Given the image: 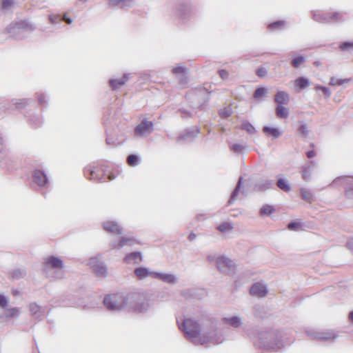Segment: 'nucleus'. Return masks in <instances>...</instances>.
Masks as SVG:
<instances>
[{"label":"nucleus","instance_id":"nucleus-38","mask_svg":"<svg viewBox=\"0 0 353 353\" xmlns=\"http://www.w3.org/2000/svg\"><path fill=\"white\" fill-rule=\"evenodd\" d=\"M13 105H14L15 108L17 110H21L24 108L26 105H29L31 100L29 99H15L13 100Z\"/></svg>","mask_w":353,"mask_h":353},{"label":"nucleus","instance_id":"nucleus-23","mask_svg":"<svg viewBox=\"0 0 353 353\" xmlns=\"http://www.w3.org/2000/svg\"><path fill=\"white\" fill-rule=\"evenodd\" d=\"M134 239L132 237L122 236L119 239V242L112 241L110 243V246L112 248H121L125 245H131L133 244Z\"/></svg>","mask_w":353,"mask_h":353},{"label":"nucleus","instance_id":"nucleus-31","mask_svg":"<svg viewBox=\"0 0 353 353\" xmlns=\"http://www.w3.org/2000/svg\"><path fill=\"white\" fill-rule=\"evenodd\" d=\"M252 314L256 320H263L265 316L264 305L255 304L252 308Z\"/></svg>","mask_w":353,"mask_h":353},{"label":"nucleus","instance_id":"nucleus-41","mask_svg":"<svg viewBox=\"0 0 353 353\" xmlns=\"http://www.w3.org/2000/svg\"><path fill=\"white\" fill-rule=\"evenodd\" d=\"M26 275V270L24 268H18L12 271L11 276L13 279H20Z\"/></svg>","mask_w":353,"mask_h":353},{"label":"nucleus","instance_id":"nucleus-51","mask_svg":"<svg viewBox=\"0 0 353 353\" xmlns=\"http://www.w3.org/2000/svg\"><path fill=\"white\" fill-rule=\"evenodd\" d=\"M232 228H233V227H232V224L228 222L222 223L217 227V229L220 232H225L230 231V230H232Z\"/></svg>","mask_w":353,"mask_h":353},{"label":"nucleus","instance_id":"nucleus-39","mask_svg":"<svg viewBox=\"0 0 353 353\" xmlns=\"http://www.w3.org/2000/svg\"><path fill=\"white\" fill-rule=\"evenodd\" d=\"M295 85L300 90H303L310 85V81L307 78L301 77L295 80Z\"/></svg>","mask_w":353,"mask_h":353},{"label":"nucleus","instance_id":"nucleus-34","mask_svg":"<svg viewBox=\"0 0 353 353\" xmlns=\"http://www.w3.org/2000/svg\"><path fill=\"white\" fill-rule=\"evenodd\" d=\"M285 21H276L272 23H270L268 26V28L271 31H279L282 30L285 28Z\"/></svg>","mask_w":353,"mask_h":353},{"label":"nucleus","instance_id":"nucleus-12","mask_svg":"<svg viewBox=\"0 0 353 353\" xmlns=\"http://www.w3.org/2000/svg\"><path fill=\"white\" fill-rule=\"evenodd\" d=\"M249 336L256 349L262 351L265 349V332L263 330H259L256 327H253L249 332Z\"/></svg>","mask_w":353,"mask_h":353},{"label":"nucleus","instance_id":"nucleus-37","mask_svg":"<svg viewBox=\"0 0 353 353\" xmlns=\"http://www.w3.org/2000/svg\"><path fill=\"white\" fill-rule=\"evenodd\" d=\"M300 193L301 198L304 201L308 203H312L314 201V194L310 190L306 188H301L300 190Z\"/></svg>","mask_w":353,"mask_h":353},{"label":"nucleus","instance_id":"nucleus-52","mask_svg":"<svg viewBox=\"0 0 353 353\" xmlns=\"http://www.w3.org/2000/svg\"><path fill=\"white\" fill-rule=\"evenodd\" d=\"M219 114L222 119H227L231 115L232 109L230 107L224 108L219 110Z\"/></svg>","mask_w":353,"mask_h":353},{"label":"nucleus","instance_id":"nucleus-30","mask_svg":"<svg viewBox=\"0 0 353 353\" xmlns=\"http://www.w3.org/2000/svg\"><path fill=\"white\" fill-rule=\"evenodd\" d=\"M133 0H109V6L112 8H124L131 7Z\"/></svg>","mask_w":353,"mask_h":353},{"label":"nucleus","instance_id":"nucleus-14","mask_svg":"<svg viewBox=\"0 0 353 353\" xmlns=\"http://www.w3.org/2000/svg\"><path fill=\"white\" fill-rule=\"evenodd\" d=\"M200 133V130L197 127H192L186 129L184 132L176 138L179 143H186L192 142Z\"/></svg>","mask_w":353,"mask_h":353},{"label":"nucleus","instance_id":"nucleus-17","mask_svg":"<svg viewBox=\"0 0 353 353\" xmlns=\"http://www.w3.org/2000/svg\"><path fill=\"white\" fill-rule=\"evenodd\" d=\"M63 267V261L54 256H50L45 259L43 271L47 272L50 268L61 270Z\"/></svg>","mask_w":353,"mask_h":353},{"label":"nucleus","instance_id":"nucleus-22","mask_svg":"<svg viewBox=\"0 0 353 353\" xmlns=\"http://www.w3.org/2000/svg\"><path fill=\"white\" fill-rule=\"evenodd\" d=\"M134 272L139 279L143 280L147 277H152L154 279V273L155 272L150 271V269L146 267H139L135 268Z\"/></svg>","mask_w":353,"mask_h":353},{"label":"nucleus","instance_id":"nucleus-47","mask_svg":"<svg viewBox=\"0 0 353 353\" xmlns=\"http://www.w3.org/2000/svg\"><path fill=\"white\" fill-rule=\"evenodd\" d=\"M350 81V79H337L335 77H332L330 81V85H341L345 83H348Z\"/></svg>","mask_w":353,"mask_h":353},{"label":"nucleus","instance_id":"nucleus-36","mask_svg":"<svg viewBox=\"0 0 353 353\" xmlns=\"http://www.w3.org/2000/svg\"><path fill=\"white\" fill-rule=\"evenodd\" d=\"M276 185L279 189L285 192H289L291 190V186L288 181L285 179H279L276 182Z\"/></svg>","mask_w":353,"mask_h":353},{"label":"nucleus","instance_id":"nucleus-60","mask_svg":"<svg viewBox=\"0 0 353 353\" xmlns=\"http://www.w3.org/2000/svg\"><path fill=\"white\" fill-rule=\"evenodd\" d=\"M179 84L183 85L188 83V77L186 74L177 77Z\"/></svg>","mask_w":353,"mask_h":353},{"label":"nucleus","instance_id":"nucleus-19","mask_svg":"<svg viewBox=\"0 0 353 353\" xmlns=\"http://www.w3.org/2000/svg\"><path fill=\"white\" fill-rule=\"evenodd\" d=\"M154 279H159L166 283L175 284L177 282V277L172 274L161 273L155 272Z\"/></svg>","mask_w":353,"mask_h":353},{"label":"nucleus","instance_id":"nucleus-24","mask_svg":"<svg viewBox=\"0 0 353 353\" xmlns=\"http://www.w3.org/2000/svg\"><path fill=\"white\" fill-rule=\"evenodd\" d=\"M142 254L140 252H132L124 258V262L128 264H138L142 261Z\"/></svg>","mask_w":353,"mask_h":353},{"label":"nucleus","instance_id":"nucleus-45","mask_svg":"<svg viewBox=\"0 0 353 353\" xmlns=\"http://www.w3.org/2000/svg\"><path fill=\"white\" fill-rule=\"evenodd\" d=\"M305 61V58L302 55H298L294 57L291 61V64L294 68H299L300 65Z\"/></svg>","mask_w":353,"mask_h":353},{"label":"nucleus","instance_id":"nucleus-43","mask_svg":"<svg viewBox=\"0 0 353 353\" xmlns=\"http://www.w3.org/2000/svg\"><path fill=\"white\" fill-rule=\"evenodd\" d=\"M230 149L235 154H242L245 150V146L239 143H232L230 145Z\"/></svg>","mask_w":353,"mask_h":353},{"label":"nucleus","instance_id":"nucleus-13","mask_svg":"<svg viewBox=\"0 0 353 353\" xmlns=\"http://www.w3.org/2000/svg\"><path fill=\"white\" fill-rule=\"evenodd\" d=\"M88 264L97 276H107L106 265L103 262L99 261L97 257L90 258Z\"/></svg>","mask_w":353,"mask_h":353},{"label":"nucleus","instance_id":"nucleus-9","mask_svg":"<svg viewBox=\"0 0 353 353\" xmlns=\"http://www.w3.org/2000/svg\"><path fill=\"white\" fill-rule=\"evenodd\" d=\"M217 269L223 274H232L235 272L236 267L233 261L224 256L216 259Z\"/></svg>","mask_w":353,"mask_h":353},{"label":"nucleus","instance_id":"nucleus-33","mask_svg":"<svg viewBox=\"0 0 353 353\" xmlns=\"http://www.w3.org/2000/svg\"><path fill=\"white\" fill-rule=\"evenodd\" d=\"M314 165L315 161H311L310 162V165H305L303 167L302 177L305 181H307L310 179L311 171L314 168Z\"/></svg>","mask_w":353,"mask_h":353},{"label":"nucleus","instance_id":"nucleus-40","mask_svg":"<svg viewBox=\"0 0 353 353\" xmlns=\"http://www.w3.org/2000/svg\"><path fill=\"white\" fill-rule=\"evenodd\" d=\"M282 134L278 128L266 126V135H270L273 139L279 138Z\"/></svg>","mask_w":353,"mask_h":353},{"label":"nucleus","instance_id":"nucleus-61","mask_svg":"<svg viewBox=\"0 0 353 353\" xmlns=\"http://www.w3.org/2000/svg\"><path fill=\"white\" fill-rule=\"evenodd\" d=\"M219 74L221 77V78L223 80L227 79L229 75V73L225 70H219Z\"/></svg>","mask_w":353,"mask_h":353},{"label":"nucleus","instance_id":"nucleus-26","mask_svg":"<svg viewBox=\"0 0 353 353\" xmlns=\"http://www.w3.org/2000/svg\"><path fill=\"white\" fill-rule=\"evenodd\" d=\"M222 322L234 328H238L242 325V319L240 316H233L230 317H224L222 319Z\"/></svg>","mask_w":353,"mask_h":353},{"label":"nucleus","instance_id":"nucleus-53","mask_svg":"<svg viewBox=\"0 0 353 353\" xmlns=\"http://www.w3.org/2000/svg\"><path fill=\"white\" fill-rule=\"evenodd\" d=\"M30 123L35 128L39 127L42 123V119L39 116H34L33 118L30 119Z\"/></svg>","mask_w":353,"mask_h":353},{"label":"nucleus","instance_id":"nucleus-3","mask_svg":"<svg viewBox=\"0 0 353 353\" xmlns=\"http://www.w3.org/2000/svg\"><path fill=\"white\" fill-rule=\"evenodd\" d=\"M290 343L291 341L286 340L283 332L275 330L266 331V350H280Z\"/></svg>","mask_w":353,"mask_h":353},{"label":"nucleus","instance_id":"nucleus-32","mask_svg":"<svg viewBox=\"0 0 353 353\" xmlns=\"http://www.w3.org/2000/svg\"><path fill=\"white\" fill-rule=\"evenodd\" d=\"M310 129L304 121H300L297 128L298 135L303 139H305L308 137Z\"/></svg>","mask_w":353,"mask_h":353},{"label":"nucleus","instance_id":"nucleus-29","mask_svg":"<svg viewBox=\"0 0 353 353\" xmlns=\"http://www.w3.org/2000/svg\"><path fill=\"white\" fill-rule=\"evenodd\" d=\"M242 180H243L242 177H240L239 179L238 183H237L235 188L232 191L230 198L228 201V205L232 204L236 200L237 196L240 192H241L243 194H245V191L243 190H241Z\"/></svg>","mask_w":353,"mask_h":353},{"label":"nucleus","instance_id":"nucleus-49","mask_svg":"<svg viewBox=\"0 0 353 353\" xmlns=\"http://www.w3.org/2000/svg\"><path fill=\"white\" fill-rule=\"evenodd\" d=\"M263 96H265V87H260L255 90L253 94V100L258 101Z\"/></svg>","mask_w":353,"mask_h":353},{"label":"nucleus","instance_id":"nucleus-21","mask_svg":"<svg viewBox=\"0 0 353 353\" xmlns=\"http://www.w3.org/2000/svg\"><path fill=\"white\" fill-rule=\"evenodd\" d=\"M104 230L113 234H121L123 233V229L114 221H105L103 223Z\"/></svg>","mask_w":353,"mask_h":353},{"label":"nucleus","instance_id":"nucleus-4","mask_svg":"<svg viewBox=\"0 0 353 353\" xmlns=\"http://www.w3.org/2000/svg\"><path fill=\"white\" fill-rule=\"evenodd\" d=\"M128 308L137 313H145L150 308L149 300L139 293L128 294Z\"/></svg>","mask_w":353,"mask_h":353},{"label":"nucleus","instance_id":"nucleus-16","mask_svg":"<svg viewBox=\"0 0 353 353\" xmlns=\"http://www.w3.org/2000/svg\"><path fill=\"white\" fill-rule=\"evenodd\" d=\"M33 181L39 187L48 188L50 185V181L44 171L34 170L32 174Z\"/></svg>","mask_w":353,"mask_h":353},{"label":"nucleus","instance_id":"nucleus-58","mask_svg":"<svg viewBox=\"0 0 353 353\" xmlns=\"http://www.w3.org/2000/svg\"><path fill=\"white\" fill-rule=\"evenodd\" d=\"M301 227V224L299 223H296L295 221H292L288 223V228L290 230H296Z\"/></svg>","mask_w":353,"mask_h":353},{"label":"nucleus","instance_id":"nucleus-2","mask_svg":"<svg viewBox=\"0 0 353 353\" xmlns=\"http://www.w3.org/2000/svg\"><path fill=\"white\" fill-rule=\"evenodd\" d=\"M103 304L110 311H121L128 307V294L115 293L106 295L103 299Z\"/></svg>","mask_w":353,"mask_h":353},{"label":"nucleus","instance_id":"nucleus-18","mask_svg":"<svg viewBox=\"0 0 353 353\" xmlns=\"http://www.w3.org/2000/svg\"><path fill=\"white\" fill-rule=\"evenodd\" d=\"M250 294L252 296L265 297V283L263 281L256 282L250 288Z\"/></svg>","mask_w":353,"mask_h":353},{"label":"nucleus","instance_id":"nucleus-48","mask_svg":"<svg viewBox=\"0 0 353 353\" xmlns=\"http://www.w3.org/2000/svg\"><path fill=\"white\" fill-rule=\"evenodd\" d=\"M14 5V0H0V6L2 10H10Z\"/></svg>","mask_w":353,"mask_h":353},{"label":"nucleus","instance_id":"nucleus-59","mask_svg":"<svg viewBox=\"0 0 353 353\" xmlns=\"http://www.w3.org/2000/svg\"><path fill=\"white\" fill-rule=\"evenodd\" d=\"M8 303V299L4 295L0 294V306L4 308L7 306Z\"/></svg>","mask_w":353,"mask_h":353},{"label":"nucleus","instance_id":"nucleus-10","mask_svg":"<svg viewBox=\"0 0 353 353\" xmlns=\"http://www.w3.org/2000/svg\"><path fill=\"white\" fill-rule=\"evenodd\" d=\"M342 185L348 199H353V176H340L334 179L331 185Z\"/></svg>","mask_w":353,"mask_h":353},{"label":"nucleus","instance_id":"nucleus-8","mask_svg":"<svg viewBox=\"0 0 353 353\" xmlns=\"http://www.w3.org/2000/svg\"><path fill=\"white\" fill-rule=\"evenodd\" d=\"M85 176L90 180L104 182L106 181L105 171L98 166L88 165L84 169Z\"/></svg>","mask_w":353,"mask_h":353},{"label":"nucleus","instance_id":"nucleus-50","mask_svg":"<svg viewBox=\"0 0 353 353\" xmlns=\"http://www.w3.org/2000/svg\"><path fill=\"white\" fill-rule=\"evenodd\" d=\"M339 48L342 51H351V50H353V41L342 42L339 45Z\"/></svg>","mask_w":353,"mask_h":353},{"label":"nucleus","instance_id":"nucleus-11","mask_svg":"<svg viewBox=\"0 0 353 353\" xmlns=\"http://www.w3.org/2000/svg\"><path fill=\"white\" fill-rule=\"evenodd\" d=\"M307 334L312 339L320 341H334L338 337V334L334 330L317 331L307 330Z\"/></svg>","mask_w":353,"mask_h":353},{"label":"nucleus","instance_id":"nucleus-42","mask_svg":"<svg viewBox=\"0 0 353 353\" xmlns=\"http://www.w3.org/2000/svg\"><path fill=\"white\" fill-rule=\"evenodd\" d=\"M21 314V311L18 307H12L10 309H7L6 310V316L7 318H17Z\"/></svg>","mask_w":353,"mask_h":353},{"label":"nucleus","instance_id":"nucleus-28","mask_svg":"<svg viewBox=\"0 0 353 353\" xmlns=\"http://www.w3.org/2000/svg\"><path fill=\"white\" fill-rule=\"evenodd\" d=\"M274 101L276 105H286L290 101V96L285 92L279 91L274 96Z\"/></svg>","mask_w":353,"mask_h":353},{"label":"nucleus","instance_id":"nucleus-54","mask_svg":"<svg viewBox=\"0 0 353 353\" xmlns=\"http://www.w3.org/2000/svg\"><path fill=\"white\" fill-rule=\"evenodd\" d=\"M177 112L180 113L181 117L183 119L191 118L192 117V113L190 110L183 108H179Z\"/></svg>","mask_w":353,"mask_h":353},{"label":"nucleus","instance_id":"nucleus-63","mask_svg":"<svg viewBox=\"0 0 353 353\" xmlns=\"http://www.w3.org/2000/svg\"><path fill=\"white\" fill-rule=\"evenodd\" d=\"M256 74L259 77H265V68H260L256 70Z\"/></svg>","mask_w":353,"mask_h":353},{"label":"nucleus","instance_id":"nucleus-25","mask_svg":"<svg viewBox=\"0 0 353 353\" xmlns=\"http://www.w3.org/2000/svg\"><path fill=\"white\" fill-rule=\"evenodd\" d=\"M30 311L32 316L37 319H42L45 315V312L42 307L37 305L36 303L30 304Z\"/></svg>","mask_w":353,"mask_h":353},{"label":"nucleus","instance_id":"nucleus-62","mask_svg":"<svg viewBox=\"0 0 353 353\" xmlns=\"http://www.w3.org/2000/svg\"><path fill=\"white\" fill-rule=\"evenodd\" d=\"M106 143L109 145L117 146L118 143L113 139V138L110 137L109 136L106 138Z\"/></svg>","mask_w":353,"mask_h":353},{"label":"nucleus","instance_id":"nucleus-6","mask_svg":"<svg viewBox=\"0 0 353 353\" xmlns=\"http://www.w3.org/2000/svg\"><path fill=\"white\" fill-rule=\"evenodd\" d=\"M195 14L194 8L189 2H181L175 7V15L182 22L185 23Z\"/></svg>","mask_w":353,"mask_h":353},{"label":"nucleus","instance_id":"nucleus-56","mask_svg":"<svg viewBox=\"0 0 353 353\" xmlns=\"http://www.w3.org/2000/svg\"><path fill=\"white\" fill-rule=\"evenodd\" d=\"M185 72H186L185 68L182 67V66H177L172 69L173 74L176 75V77L183 75L184 74H185Z\"/></svg>","mask_w":353,"mask_h":353},{"label":"nucleus","instance_id":"nucleus-57","mask_svg":"<svg viewBox=\"0 0 353 353\" xmlns=\"http://www.w3.org/2000/svg\"><path fill=\"white\" fill-rule=\"evenodd\" d=\"M38 102L40 105L46 107L48 103L46 100V96L44 94L41 93L38 94Z\"/></svg>","mask_w":353,"mask_h":353},{"label":"nucleus","instance_id":"nucleus-46","mask_svg":"<svg viewBox=\"0 0 353 353\" xmlns=\"http://www.w3.org/2000/svg\"><path fill=\"white\" fill-rule=\"evenodd\" d=\"M241 128L247 131L250 134H253L256 132L254 127L248 121L243 122L241 125Z\"/></svg>","mask_w":353,"mask_h":353},{"label":"nucleus","instance_id":"nucleus-44","mask_svg":"<svg viewBox=\"0 0 353 353\" xmlns=\"http://www.w3.org/2000/svg\"><path fill=\"white\" fill-rule=\"evenodd\" d=\"M127 163L130 166H136L139 164L140 159L136 154H130L127 158Z\"/></svg>","mask_w":353,"mask_h":353},{"label":"nucleus","instance_id":"nucleus-20","mask_svg":"<svg viewBox=\"0 0 353 353\" xmlns=\"http://www.w3.org/2000/svg\"><path fill=\"white\" fill-rule=\"evenodd\" d=\"M48 19L50 22L54 25L58 24L61 21H64L67 24H71L72 23V19L70 17H68L66 14H49Z\"/></svg>","mask_w":353,"mask_h":353},{"label":"nucleus","instance_id":"nucleus-55","mask_svg":"<svg viewBox=\"0 0 353 353\" xmlns=\"http://www.w3.org/2000/svg\"><path fill=\"white\" fill-rule=\"evenodd\" d=\"M316 90H321L325 98H329L331 96V91L329 88L324 87L322 85H317L316 87Z\"/></svg>","mask_w":353,"mask_h":353},{"label":"nucleus","instance_id":"nucleus-27","mask_svg":"<svg viewBox=\"0 0 353 353\" xmlns=\"http://www.w3.org/2000/svg\"><path fill=\"white\" fill-rule=\"evenodd\" d=\"M129 74H125L123 76L119 79H111L109 80L110 86L112 90H117L121 86L123 85L125 82L129 79Z\"/></svg>","mask_w":353,"mask_h":353},{"label":"nucleus","instance_id":"nucleus-64","mask_svg":"<svg viewBox=\"0 0 353 353\" xmlns=\"http://www.w3.org/2000/svg\"><path fill=\"white\" fill-rule=\"evenodd\" d=\"M306 156L309 159L313 158V157H314L316 156V152L314 150L307 151L306 152Z\"/></svg>","mask_w":353,"mask_h":353},{"label":"nucleus","instance_id":"nucleus-35","mask_svg":"<svg viewBox=\"0 0 353 353\" xmlns=\"http://www.w3.org/2000/svg\"><path fill=\"white\" fill-rule=\"evenodd\" d=\"M276 114L279 119H287L289 116V109L284 107V105H276Z\"/></svg>","mask_w":353,"mask_h":353},{"label":"nucleus","instance_id":"nucleus-15","mask_svg":"<svg viewBox=\"0 0 353 353\" xmlns=\"http://www.w3.org/2000/svg\"><path fill=\"white\" fill-rule=\"evenodd\" d=\"M154 130V124L152 121L143 119L135 127L134 133L136 137L147 136Z\"/></svg>","mask_w":353,"mask_h":353},{"label":"nucleus","instance_id":"nucleus-7","mask_svg":"<svg viewBox=\"0 0 353 353\" xmlns=\"http://www.w3.org/2000/svg\"><path fill=\"white\" fill-rule=\"evenodd\" d=\"M28 29V23L25 21H20L10 23L7 28V31L12 37L21 39L26 37V32Z\"/></svg>","mask_w":353,"mask_h":353},{"label":"nucleus","instance_id":"nucleus-5","mask_svg":"<svg viewBox=\"0 0 353 353\" xmlns=\"http://www.w3.org/2000/svg\"><path fill=\"white\" fill-rule=\"evenodd\" d=\"M313 19L323 23L341 22L346 20L342 12H316L313 14Z\"/></svg>","mask_w":353,"mask_h":353},{"label":"nucleus","instance_id":"nucleus-1","mask_svg":"<svg viewBox=\"0 0 353 353\" xmlns=\"http://www.w3.org/2000/svg\"><path fill=\"white\" fill-rule=\"evenodd\" d=\"M178 324L185 337L196 345H204L208 343L220 344L223 341V336L217 333L216 326L211 320L201 324L192 319H186L183 321L181 325Z\"/></svg>","mask_w":353,"mask_h":353}]
</instances>
